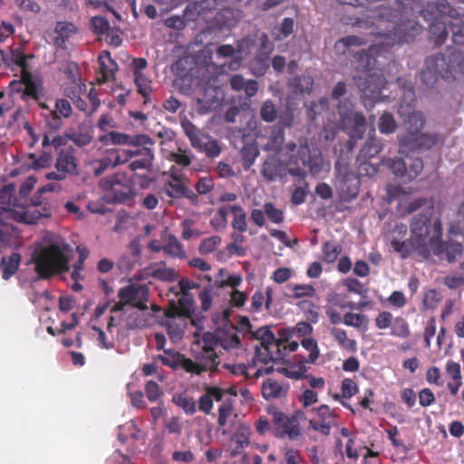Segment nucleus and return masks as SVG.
<instances>
[{"mask_svg":"<svg viewBox=\"0 0 464 464\" xmlns=\"http://www.w3.org/2000/svg\"><path fill=\"white\" fill-rule=\"evenodd\" d=\"M54 33L56 36L53 39V44L60 48H64L65 43L71 35L77 33V27L71 22L59 21L55 24Z\"/></svg>","mask_w":464,"mask_h":464,"instance_id":"c756f323","label":"nucleus"},{"mask_svg":"<svg viewBox=\"0 0 464 464\" xmlns=\"http://www.w3.org/2000/svg\"><path fill=\"white\" fill-rule=\"evenodd\" d=\"M258 155H259V150L255 143L246 144L241 149V157H242V161H243L244 167L246 169L250 168L254 164V162Z\"/></svg>","mask_w":464,"mask_h":464,"instance_id":"603ef678","label":"nucleus"},{"mask_svg":"<svg viewBox=\"0 0 464 464\" xmlns=\"http://www.w3.org/2000/svg\"><path fill=\"white\" fill-rule=\"evenodd\" d=\"M430 212L431 208L428 209L426 216L412 218L409 239L401 240L395 237L392 238L391 246L395 252L401 255V258H407L412 252H416L423 259H429V250L427 248L429 226L427 227V222Z\"/></svg>","mask_w":464,"mask_h":464,"instance_id":"39448f33","label":"nucleus"},{"mask_svg":"<svg viewBox=\"0 0 464 464\" xmlns=\"http://www.w3.org/2000/svg\"><path fill=\"white\" fill-rule=\"evenodd\" d=\"M220 244L221 237L219 236H211L201 241L198 251L201 255H208L214 252Z\"/></svg>","mask_w":464,"mask_h":464,"instance_id":"0e129e2a","label":"nucleus"},{"mask_svg":"<svg viewBox=\"0 0 464 464\" xmlns=\"http://www.w3.org/2000/svg\"><path fill=\"white\" fill-rule=\"evenodd\" d=\"M150 288L143 284L133 283L121 287L118 292L119 299L124 300L129 305L140 311L148 309Z\"/></svg>","mask_w":464,"mask_h":464,"instance_id":"ddd939ff","label":"nucleus"},{"mask_svg":"<svg viewBox=\"0 0 464 464\" xmlns=\"http://www.w3.org/2000/svg\"><path fill=\"white\" fill-rule=\"evenodd\" d=\"M229 211L233 215L231 222L232 227L239 233H245L247 230L246 213L240 205L229 206Z\"/></svg>","mask_w":464,"mask_h":464,"instance_id":"a19ab883","label":"nucleus"},{"mask_svg":"<svg viewBox=\"0 0 464 464\" xmlns=\"http://www.w3.org/2000/svg\"><path fill=\"white\" fill-rule=\"evenodd\" d=\"M330 334L341 348L350 353H355L357 351L356 341L349 338L345 330L338 327H333Z\"/></svg>","mask_w":464,"mask_h":464,"instance_id":"f704fd0d","label":"nucleus"},{"mask_svg":"<svg viewBox=\"0 0 464 464\" xmlns=\"http://www.w3.org/2000/svg\"><path fill=\"white\" fill-rule=\"evenodd\" d=\"M219 345L218 338V331L215 333L206 332L201 339V352L198 358L205 360L208 364H215V370L218 371L220 363L219 356L216 352L217 347Z\"/></svg>","mask_w":464,"mask_h":464,"instance_id":"4468645a","label":"nucleus"},{"mask_svg":"<svg viewBox=\"0 0 464 464\" xmlns=\"http://www.w3.org/2000/svg\"><path fill=\"white\" fill-rule=\"evenodd\" d=\"M100 141L104 145L112 144L130 146V135L118 131H110L104 135H102L100 137Z\"/></svg>","mask_w":464,"mask_h":464,"instance_id":"de8ad7c7","label":"nucleus"},{"mask_svg":"<svg viewBox=\"0 0 464 464\" xmlns=\"http://www.w3.org/2000/svg\"><path fill=\"white\" fill-rule=\"evenodd\" d=\"M165 355H159V360L162 364L169 366L174 370L179 369V362L182 354L180 353H171L169 350H164Z\"/></svg>","mask_w":464,"mask_h":464,"instance_id":"338daca9","label":"nucleus"},{"mask_svg":"<svg viewBox=\"0 0 464 464\" xmlns=\"http://www.w3.org/2000/svg\"><path fill=\"white\" fill-rule=\"evenodd\" d=\"M55 169L65 175L77 174V159L72 147L62 149L56 158Z\"/></svg>","mask_w":464,"mask_h":464,"instance_id":"aec40b11","label":"nucleus"},{"mask_svg":"<svg viewBox=\"0 0 464 464\" xmlns=\"http://www.w3.org/2000/svg\"><path fill=\"white\" fill-rule=\"evenodd\" d=\"M368 322L367 316L362 314L346 313L343 315V323L347 326L354 328H361L363 324Z\"/></svg>","mask_w":464,"mask_h":464,"instance_id":"69168bd1","label":"nucleus"},{"mask_svg":"<svg viewBox=\"0 0 464 464\" xmlns=\"http://www.w3.org/2000/svg\"><path fill=\"white\" fill-rule=\"evenodd\" d=\"M324 260L327 263L334 262L342 252V246L338 244L327 241L323 246Z\"/></svg>","mask_w":464,"mask_h":464,"instance_id":"bf43d9fd","label":"nucleus"},{"mask_svg":"<svg viewBox=\"0 0 464 464\" xmlns=\"http://www.w3.org/2000/svg\"><path fill=\"white\" fill-rule=\"evenodd\" d=\"M191 11V6L188 5L183 12V16L180 15H171L165 19L164 24L168 28L174 30H182L186 27V20L185 16H188L189 12Z\"/></svg>","mask_w":464,"mask_h":464,"instance_id":"5fc2aeb1","label":"nucleus"},{"mask_svg":"<svg viewBox=\"0 0 464 464\" xmlns=\"http://www.w3.org/2000/svg\"><path fill=\"white\" fill-rule=\"evenodd\" d=\"M253 339L260 341V346L276 349V337L274 333L267 327L263 326L253 333Z\"/></svg>","mask_w":464,"mask_h":464,"instance_id":"49530a36","label":"nucleus"},{"mask_svg":"<svg viewBox=\"0 0 464 464\" xmlns=\"http://www.w3.org/2000/svg\"><path fill=\"white\" fill-rule=\"evenodd\" d=\"M71 251L70 245L60 238L36 249L32 259L39 277L47 279L53 275L69 271V255Z\"/></svg>","mask_w":464,"mask_h":464,"instance_id":"20e7f679","label":"nucleus"},{"mask_svg":"<svg viewBox=\"0 0 464 464\" xmlns=\"http://www.w3.org/2000/svg\"><path fill=\"white\" fill-rule=\"evenodd\" d=\"M382 149V144L374 138H370L361 149L358 160L361 161V169L366 170L368 175L376 173L377 168L368 164L367 160L379 154Z\"/></svg>","mask_w":464,"mask_h":464,"instance_id":"2eb2a0df","label":"nucleus"},{"mask_svg":"<svg viewBox=\"0 0 464 464\" xmlns=\"http://www.w3.org/2000/svg\"><path fill=\"white\" fill-rule=\"evenodd\" d=\"M66 137L78 147L86 146L90 144L93 139L92 128L89 123H82L77 130L67 133Z\"/></svg>","mask_w":464,"mask_h":464,"instance_id":"c85d7f7f","label":"nucleus"},{"mask_svg":"<svg viewBox=\"0 0 464 464\" xmlns=\"http://www.w3.org/2000/svg\"><path fill=\"white\" fill-rule=\"evenodd\" d=\"M138 150L140 153L137 156H141V158L131 161L129 165V169L131 171H137L140 169L150 170L152 167V160L154 158L152 150L150 148H143Z\"/></svg>","mask_w":464,"mask_h":464,"instance_id":"ea45409f","label":"nucleus"},{"mask_svg":"<svg viewBox=\"0 0 464 464\" xmlns=\"http://www.w3.org/2000/svg\"><path fill=\"white\" fill-rule=\"evenodd\" d=\"M380 47L372 45L367 51L356 52L353 54V63L360 72L353 77V82L364 97L377 100L384 88L386 81L382 74L372 72L376 66V58Z\"/></svg>","mask_w":464,"mask_h":464,"instance_id":"7ed1b4c3","label":"nucleus"},{"mask_svg":"<svg viewBox=\"0 0 464 464\" xmlns=\"http://www.w3.org/2000/svg\"><path fill=\"white\" fill-rule=\"evenodd\" d=\"M334 185L344 201L353 200L359 193L360 179L352 170L347 155H340L334 164Z\"/></svg>","mask_w":464,"mask_h":464,"instance_id":"6e6552de","label":"nucleus"},{"mask_svg":"<svg viewBox=\"0 0 464 464\" xmlns=\"http://www.w3.org/2000/svg\"><path fill=\"white\" fill-rule=\"evenodd\" d=\"M223 98L224 93L220 87L206 86L201 95L197 98V103L202 112H208L217 107Z\"/></svg>","mask_w":464,"mask_h":464,"instance_id":"a211bd4d","label":"nucleus"},{"mask_svg":"<svg viewBox=\"0 0 464 464\" xmlns=\"http://www.w3.org/2000/svg\"><path fill=\"white\" fill-rule=\"evenodd\" d=\"M439 142V135L421 131L406 133L399 138L400 152H421Z\"/></svg>","mask_w":464,"mask_h":464,"instance_id":"f8f14e48","label":"nucleus"},{"mask_svg":"<svg viewBox=\"0 0 464 464\" xmlns=\"http://www.w3.org/2000/svg\"><path fill=\"white\" fill-rule=\"evenodd\" d=\"M411 104L406 107L401 104L398 112L404 118L406 133L421 131L425 126L426 119L423 112L419 111H409Z\"/></svg>","mask_w":464,"mask_h":464,"instance_id":"dca6fc26","label":"nucleus"},{"mask_svg":"<svg viewBox=\"0 0 464 464\" xmlns=\"http://www.w3.org/2000/svg\"><path fill=\"white\" fill-rule=\"evenodd\" d=\"M430 208H431V212L428 216L427 227L432 226L433 222L431 221V218L434 214V202L432 199H428L426 198H418L413 199L408 204L406 208V213L411 214L419 209H421L420 213L414 215L412 218H422L424 215H427L428 209H430Z\"/></svg>","mask_w":464,"mask_h":464,"instance_id":"bb28decb","label":"nucleus"},{"mask_svg":"<svg viewBox=\"0 0 464 464\" xmlns=\"http://www.w3.org/2000/svg\"><path fill=\"white\" fill-rule=\"evenodd\" d=\"M442 225L439 218H436L432 226H429L427 248L429 258L431 256H437L440 260H446L449 263L456 261L457 257L463 253L462 244L454 240L443 241Z\"/></svg>","mask_w":464,"mask_h":464,"instance_id":"0eeeda50","label":"nucleus"},{"mask_svg":"<svg viewBox=\"0 0 464 464\" xmlns=\"http://www.w3.org/2000/svg\"><path fill=\"white\" fill-rule=\"evenodd\" d=\"M21 262V255L19 253H13L9 256L2 257L0 262V268L2 270V277L5 280L11 278L18 270Z\"/></svg>","mask_w":464,"mask_h":464,"instance_id":"72a5a7b5","label":"nucleus"},{"mask_svg":"<svg viewBox=\"0 0 464 464\" xmlns=\"http://www.w3.org/2000/svg\"><path fill=\"white\" fill-rule=\"evenodd\" d=\"M98 63L100 64V72L97 75L98 83L102 84L113 79L118 65L111 57V53L107 51L102 52L98 56Z\"/></svg>","mask_w":464,"mask_h":464,"instance_id":"412c9836","label":"nucleus"},{"mask_svg":"<svg viewBox=\"0 0 464 464\" xmlns=\"http://www.w3.org/2000/svg\"><path fill=\"white\" fill-rule=\"evenodd\" d=\"M172 401L180 409L184 411L185 413L192 415L196 412V403L194 400L185 393L175 394L173 396Z\"/></svg>","mask_w":464,"mask_h":464,"instance_id":"8fccbe9b","label":"nucleus"},{"mask_svg":"<svg viewBox=\"0 0 464 464\" xmlns=\"http://www.w3.org/2000/svg\"><path fill=\"white\" fill-rule=\"evenodd\" d=\"M306 420V415L303 411H295L288 415L276 411L273 412V425L276 436L287 437L291 440H297L302 435L301 423Z\"/></svg>","mask_w":464,"mask_h":464,"instance_id":"9b49d317","label":"nucleus"},{"mask_svg":"<svg viewBox=\"0 0 464 464\" xmlns=\"http://www.w3.org/2000/svg\"><path fill=\"white\" fill-rule=\"evenodd\" d=\"M34 180L32 179H27L25 182H24L19 189V197L18 200L20 204H24L25 206H33L34 203L36 204V208L41 205V202L38 200H32V202L28 203L27 196L34 187Z\"/></svg>","mask_w":464,"mask_h":464,"instance_id":"680f3d73","label":"nucleus"},{"mask_svg":"<svg viewBox=\"0 0 464 464\" xmlns=\"http://www.w3.org/2000/svg\"><path fill=\"white\" fill-rule=\"evenodd\" d=\"M337 111L338 118L334 120V125L349 134L348 143L352 149V140L362 139L366 130V119L362 112L354 111L353 104L346 101L338 104Z\"/></svg>","mask_w":464,"mask_h":464,"instance_id":"9d476101","label":"nucleus"},{"mask_svg":"<svg viewBox=\"0 0 464 464\" xmlns=\"http://www.w3.org/2000/svg\"><path fill=\"white\" fill-rule=\"evenodd\" d=\"M391 334L393 336L407 338L411 334L410 327L406 320L402 317H396L391 329Z\"/></svg>","mask_w":464,"mask_h":464,"instance_id":"052dcab7","label":"nucleus"},{"mask_svg":"<svg viewBox=\"0 0 464 464\" xmlns=\"http://www.w3.org/2000/svg\"><path fill=\"white\" fill-rule=\"evenodd\" d=\"M285 140L284 130L282 129L274 130L266 145V149L273 151L281 150Z\"/></svg>","mask_w":464,"mask_h":464,"instance_id":"e2e57ef3","label":"nucleus"},{"mask_svg":"<svg viewBox=\"0 0 464 464\" xmlns=\"http://www.w3.org/2000/svg\"><path fill=\"white\" fill-rule=\"evenodd\" d=\"M288 391L289 385L287 383L276 381L273 378H266L261 385L262 396L266 401L285 398Z\"/></svg>","mask_w":464,"mask_h":464,"instance_id":"6ab92c4d","label":"nucleus"},{"mask_svg":"<svg viewBox=\"0 0 464 464\" xmlns=\"http://www.w3.org/2000/svg\"><path fill=\"white\" fill-rule=\"evenodd\" d=\"M254 44V40L251 36L244 37L237 41V47L231 44H222L217 49V55L218 57H232L236 53H246Z\"/></svg>","mask_w":464,"mask_h":464,"instance_id":"cd10ccee","label":"nucleus"},{"mask_svg":"<svg viewBox=\"0 0 464 464\" xmlns=\"http://www.w3.org/2000/svg\"><path fill=\"white\" fill-rule=\"evenodd\" d=\"M367 44V41L361 36L357 35H348L341 38L334 44V49L336 52L346 54L352 53V47L353 46H361Z\"/></svg>","mask_w":464,"mask_h":464,"instance_id":"4c0bfd02","label":"nucleus"},{"mask_svg":"<svg viewBox=\"0 0 464 464\" xmlns=\"http://www.w3.org/2000/svg\"><path fill=\"white\" fill-rule=\"evenodd\" d=\"M146 272L152 278L163 282H174L179 278V272L172 267H167L165 262L147 267Z\"/></svg>","mask_w":464,"mask_h":464,"instance_id":"a878e982","label":"nucleus"},{"mask_svg":"<svg viewBox=\"0 0 464 464\" xmlns=\"http://www.w3.org/2000/svg\"><path fill=\"white\" fill-rule=\"evenodd\" d=\"M228 211L229 207H220L211 218L210 225L216 231H222L227 227Z\"/></svg>","mask_w":464,"mask_h":464,"instance_id":"864d4df0","label":"nucleus"},{"mask_svg":"<svg viewBox=\"0 0 464 464\" xmlns=\"http://www.w3.org/2000/svg\"><path fill=\"white\" fill-rule=\"evenodd\" d=\"M298 362L295 363L290 364L288 367L284 368H278L277 371L280 373H283L285 376L295 379V380H300L306 377V372L308 371V368L305 366L306 362H304L303 358H297Z\"/></svg>","mask_w":464,"mask_h":464,"instance_id":"58836bf2","label":"nucleus"},{"mask_svg":"<svg viewBox=\"0 0 464 464\" xmlns=\"http://www.w3.org/2000/svg\"><path fill=\"white\" fill-rule=\"evenodd\" d=\"M283 162L275 156L268 157L263 163L261 173L268 181H274L285 174Z\"/></svg>","mask_w":464,"mask_h":464,"instance_id":"b1692460","label":"nucleus"},{"mask_svg":"<svg viewBox=\"0 0 464 464\" xmlns=\"http://www.w3.org/2000/svg\"><path fill=\"white\" fill-rule=\"evenodd\" d=\"M301 345L309 353V354L307 357L300 354L295 357L303 358L304 362H306L307 363L315 364L320 356V350L316 340L314 338H303L301 340Z\"/></svg>","mask_w":464,"mask_h":464,"instance_id":"c03bdc74","label":"nucleus"},{"mask_svg":"<svg viewBox=\"0 0 464 464\" xmlns=\"http://www.w3.org/2000/svg\"><path fill=\"white\" fill-rule=\"evenodd\" d=\"M179 368L185 370L187 372L200 374L204 372H217L215 370V364H208L205 360H201V362H194L189 358H187L182 354L181 360L179 362Z\"/></svg>","mask_w":464,"mask_h":464,"instance_id":"2f4dec72","label":"nucleus"},{"mask_svg":"<svg viewBox=\"0 0 464 464\" xmlns=\"http://www.w3.org/2000/svg\"><path fill=\"white\" fill-rule=\"evenodd\" d=\"M14 190L13 185H6L0 189V212H7V215L12 216V219L27 224H34L42 217L48 216L36 209L35 203L33 206L20 204L18 198L14 197Z\"/></svg>","mask_w":464,"mask_h":464,"instance_id":"423d86ee","label":"nucleus"},{"mask_svg":"<svg viewBox=\"0 0 464 464\" xmlns=\"http://www.w3.org/2000/svg\"><path fill=\"white\" fill-rule=\"evenodd\" d=\"M72 106L69 101L65 99H59L55 102V111H53V122H50V125L55 129H58L61 126L62 120L57 115L63 116L64 118H69L72 115Z\"/></svg>","mask_w":464,"mask_h":464,"instance_id":"37998d69","label":"nucleus"},{"mask_svg":"<svg viewBox=\"0 0 464 464\" xmlns=\"http://www.w3.org/2000/svg\"><path fill=\"white\" fill-rule=\"evenodd\" d=\"M461 77H464V51L451 46L428 56L420 72V80L427 89L435 87L440 80L452 82Z\"/></svg>","mask_w":464,"mask_h":464,"instance_id":"f03ea898","label":"nucleus"},{"mask_svg":"<svg viewBox=\"0 0 464 464\" xmlns=\"http://www.w3.org/2000/svg\"><path fill=\"white\" fill-rule=\"evenodd\" d=\"M287 288L292 292L290 297L294 299L303 297H313L315 295L316 290L314 285L309 284H295L288 285Z\"/></svg>","mask_w":464,"mask_h":464,"instance_id":"09e8293b","label":"nucleus"},{"mask_svg":"<svg viewBox=\"0 0 464 464\" xmlns=\"http://www.w3.org/2000/svg\"><path fill=\"white\" fill-rule=\"evenodd\" d=\"M134 82L138 92L145 99L144 102H147L152 92L151 82L144 74L135 76Z\"/></svg>","mask_w":464,"mask_h":464,"instance_id":"13d9d810","label":"nucleus"},{"mask_svg":"<svg viewBox=\"0 0 464 464\" xmlns=\"http://www.w3.org/2000/svg\"><path fill=\"white\" fill-rule=\"evenodd\" d=\"M195 149L204 152L209 158H216L221 152V148L216 140H210L208 136L202 140L200 146H195Z\"/></svg>","mask_w":464,"mask_h":464,"instance_id":"3c124183","label":"nucleus"},{"mask_svg":"<svg viewBox=\"0 0 464 464\" xmlns=\"http://www.w3.org/2000/svg\"><path fill=\"white\" fill-rule=\"evenodd\" d=\"M343 8L340 21L356 25L368 34L383 38L385 44H410L422 32V26L409 15H421L430 22V34L436 46L448 38L447 18L452 40L464 45V14H459L448 0H335Z\"/></svg>","mask_w":464,"mask_h":464,"instance_id":"f257e3e1","label":"nucleus"},{"mask_svg":"<svg viewBox=\"0 0 464 464\" xmlns=\"http://www.w3.org/2000/svg\"><path fill=\"white\" fill-rule=\"evenodd\" d=\"M139 153V150H121L115 151L109 157L111 158L112 167H117L128 162L130 159L137 156Z\"/></svg>","mask_w":464,"mask_h":464,"instance_id":"4d7b16f0","label":"nucleus"},{"mask_svg":"<svg viewBox=\"0 0 464 464\" xmlns=\"http://www.w3.org/2000/svg\"><path fill=\"white\" fill-rule=\"evenodd\" d=\"M51 140L52 139L50 136L47 133H44L42 140V147L44 150L39 156H36L34 153L29 155V165L32 169H39L51 166L53 162V156L50 151L46 150L47 147L52 146Z\"/></svg>","mask_w":464,"mask_h":464,"instance_id":"5701e85b","label":"nucleus"},{"mask_svg":"<svg viewBox=\"0 0 464 464\" xmlns=\"http://www.w3.org/2000/svg\"><path fill=\"white\" fill-rule=\"evenodd\" d=\"M180 124L185 135L189 139L193 148L195 146H200L202 140L207 139V136L204 135L190 121L187 119L183 120Z\"/></svg>","mask_w":464,"mask_h":464,"instance_id":"79ce46f5","label":"nucleus"},{"mask_svg":"<svg viewBox=\"0 0 464 464\" xmlns=\"http://www.w3.org/2000/svg\"><path fill=\"white\" fill-rule=\"evenodd\" d=\"M163 251L166 255L179 259H185L187 257L184 246L180 243L178 237L174 235H169Z\"/></svg>","mask_w":464,"mask_h":464,"instance_id":"e433bc0d","label":"nucleus"},{"mask_svg":"<svg viewBox=\"0 0 464 464\" xmlns=\"http://www.w3.org/2000/svg\"><path fill=\"white\" fill-rule=\"evenodd\" d=\"M7 212H0V243L2 245H12L14 239L17 237V231L14 225L9 222L12 216L6 214Z\"/></svg>","mask_w":464,"mask_h":464,"instance_id":"7c9ffc66","label":"nucleus"},{"mask_svg":"<svg viewBox=\"0 0 464 464\" xmlns=\"http://www.w3.org/2000/svg\"><path fill=\"white\" fill-rule=\"evenodd\" d=\"M23 94L22 99L31 98L35 102H39L41 95L39 93V86L35 79L29 72H23Z\"/></svg>","mask_w":464,"mask_h":464,"instance_id":"473e14b6","label":"nucleus"},{"mask_svg":"<svg viewBox=\"0 0 464 464\" xmlns=\"http://www.w3.org/2000/svg\"><path fill=\"white\" fill-rule=\"evenodd\" d=\"M164 191L171 198H185L193 204L198 202V195L187 186L185 181L179 179L167 181L164 184Z\"/></svg>","mask_w":464,"mask_h":464,"instance_id":"f3484780","label":"nucleus"},{"mask_svg":"<svg viewBox=\"0 0 464 464\" xmlns=\"http://www.w3.org/2000/svg\"><path fill=\"white\" fill-rule=\"evenodd\" d=\"M218 338L219 341V345L224 350L238 348L241 344V338L237 333V329H236L233 325L218 329Z\"/></svg>","mask_w":464,"mask_h":464,"instance_id":"393cba45","label":"nucleus"},{"mask_svg":"<svg viewBox=\"0 0 464 464\" xmlns=\"http://www.w3.org/2000/svg\"><path fill=\"white\" fill-rule=\"evenodd\" d=\"M285 357L282 353H277V350L263 347V346H256L254 362H259L264 364H268L269 362H276L279 361H283Z\"/></svg>","mask_w":464,"mask_h":464,"instance_id":"c9c22d12","label":"nucleus"},{"mask_svg":"<svg viewBox=\"0 0 464 464\" xmlns=\"http://www.w3.org/2000/svg\"><path fill=\"white\" fill-rule=\"evenodd\" d=\"M230 87L235 92H244L245 97L250 100L254 97L259 89V84L256 80H246L241 74H234L229 80Z\"/></svg>","mask_w":464,"mask_h":464,"instance_id":"4be33fe9","label":"nucleus"},{"mask_svg":"<svg viewBox=\"0 0 464 464\" xmlns=\"http://www.w3.org/2000/svg\"><path fill=\"white\" fill-rule=\"evenodd\" d=\"M101 188L108 203H124L133 199L135 190L132 179L125 172H116L101 180Z\"/></svg>","mask_w":464,"mask_h":464,"instance_id":"1a4fd4ad","label":"nucleus"},{"mask_svg":"<svg viewBox=\"0 0 464 464\" xmlns=\"http://www.w3.org/2000/svg\"><path fill=\"white\" fill-rule=\"evenodd\" d=\"M294 19L285 17L280 24L275 26L271 32L275 41H282L290 36L294 32Z\"/></svg>","mask_w":464,"mask_h":464,"instance_id":"a18cd8bd","label":"nucleus"},{"mask_svg":"<svg viewBox=\"0 0 464 464\" xmlns=\"http://www.w3.org/2000/svg\"><path fill=\"white\" fill-rule=\"evenodd\" d=\"M379 130L383 134L393 133L397 129V122L391 112H384L379 120Z\"/></svg>","mask_w":464,"mask_h":464,"instance_id":"6e6d98bb","label":"nucleus"},{"mask_svg":"<svg viewBox=\"0 0 464 464\" xmlns=\"http://www.w3.org/2000/svg\"><path fill=\"white\" fill-rule=\"evenodd\" d=\"M148 325L143 314L139 312H132L129 314L126 321V328L129 330L142 329Z\"/></svg>","mask_w":464,"mask_h":464,"instance_id":"774afa93","label":"nucleus"}]
</instances>
